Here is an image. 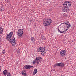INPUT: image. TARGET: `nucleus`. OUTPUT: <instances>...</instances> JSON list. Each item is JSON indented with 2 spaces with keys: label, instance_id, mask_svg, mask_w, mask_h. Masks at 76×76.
Instances as JSON below:
<instances>
[{
  "label": "nucleus",
  "instance_id": "1",
  "mask_svg": "<svg viewBox=\"0 0 76 76\" xmlns=\"http://www.w3.org/2000/svg\"><path fill=\"white\" fill-rule=\"evenodd\" d=\"M13 32H11L9 33L7 35L6 38L7 39H10V41L11 44H12L13 46H14V45H15L16 44V42L15 40V38L14 37H13V38H12V39H11V37H12V36L13 35Z\"/></svg>",
  "mask_w": 76,
  "mask_h": 76
},
{
  "label": "nucleus",
  "instance_id": "2",
  "mask_svg": "<svg viewBox=\"0 0 76 76\" xmlns=\"http://www.w3.org/2000/svg\"><path fill=\"white\" fill-rule=\"evenodd\" d=\"M43 23L45 26H48L51 24L52 20L50 18H45L43 20Z\"/></svg>",
  "mask_w": 76,
  "mask_h": 76
},
{
  "label": "nucleus",
  "instance_id": "3",
  "mask_svg": "<svg viewBox=\"0 0 76 76\" xmlns=\"http://www.w3.org/2000/svg\"><path fill=\"white\" fill-rule=\"evenodd\" d=\"M42 58L40 57H37L36 58V59H34L33 61V64H35L36 63V64H38L40 62V61H41Z\"/></svg>",
  "mask_w": 76,
  "mask_h": 76
},
{
  "label": "nucleus",
  "instance_id": "4",
  "mask_svg": "<svg viewBox=\"0 0 76 76\" xmlns=\"http://www.w3.org/2000/svg\"><path fill=\"white\" fill-rule=\"evenodd\" d=\"M37 52H41V54L42 56H44V55L45 51V48L41 47L40 48H37Z\"/></svg>",
  "mask_w": 76,
  "mask_h": 76
},
{
  "label": "nucleus",
  "instance_id": "5",
  "mask_svg": "<svg viewBox=\"0 0 76 76\" xmlns=\"http://www.w3.org/2000/svg\"><path fill=\"white\" fill-rule=\"evenodd\" d=\"M71 4L70 1H66L64 3L63 6L64 7H66L69 8V7H70L71 6Z\"/></svg>",
  "mask_w": 76,
  "mask_h": 76
},
{
  "label": "nucleus",
  "instance_id": "6",
  "mask_svg": "<svg viewBox=\"0 0 76 76\" xmlns=\"http://www.w3.org/2000/svg\"><path fill=\"white\" fill-rule=\"evenodd\" d=\"M23 30L22 29H19L17 32V35L18 38H20L23 35Z\"/></svg>",
  "mask_w": 76,
  "mask_h": 76
},
{
  "label": "nucleus",
  "instance_id": "7",
  "mask_svg": "<svg viewBox=\"0 0 76 76\" xmlns=\"http://www.w3.org/2000/svg\"><path fill=\"white\" fill-rule=\"evenodd\" d=\"M55 66H58L61 68H63L64 67V63L62 62L57 63L55 64Z\"/></svg>",
  "mask_w": 76,
  "mask_h": 76
},
{
  "label": "nucleus",
  "instance_id": "8",
  "mask_svg": "<svg viewBox=\"0 0 76 76\" xmlns=\"http://www.w3.org/2000/svg\"><path fill=\"white\" fill-rule=\"evenodd\" d=\"M66 53V51L64 50H62L60 52V55L62 57H64L66 55H65Z\"/></svg>",
  "mask_w": 76,
  "mask_h": 76
},
{
  "label": "nucleus",
  "instance_id": "9",
  "mask_svg": "<svg viewBox=\"0 0 76 76\" xmlns=\"http://www.w3.org/2000/svg\"><path fill=\"white\" fill-rule=\"evenodd\" d=\"M62 11L63 12H69V9L67 7H64L62 8Z\"/></svg>",
  "mask_w": 76,
  "mask_h": 76
},
{
  "label": "nucleus",
  "instance_id": "10",
  "mask_svg": "<svg viewBox=\"0 0 76 76\" xmlns=\"http://www.w3.org/2000/svg\"><path fill=\"white\" fill-rule=\"evenodd\" d=\"M32 68V66L30 65H25L24 67V69H31Z\"/></svg>",
  "mask_w": 76,
  "mask_h": 76
},
{
  "label": "nucleus",
  "instance_id": "11",
  "mask_svg": "<svg viewBox=\"0 0 76 76\" xmlns=\"http://www.w3.org/2000/svg\"><path fill=\"white\" fill-rule=\"evenodd\" d=\"M3 74H4V75H7V74H8V73H9V72L8 71H7L6 69H5L3 71Z\"/></svg>",
  "mask_w": 76,
  "mask_h": 76
},
{
  "label": "nucleus",
  "instance_id": "12",
  "mask_svg": "<svg viewBox=\"0 0 76 76\" xmlns=\"http://www.w3.org/2000/svg\"><path fill=\"white\" fill-rule=\"evenodd\" d=\"M70 26H71L70 24H69L67 25V28L63 32H66V31H67V30H68V29H69L70 28Z\"/></svg>",
  "mask_w": 76,
  "mask_h": 76
},
{
  "label": "nucleus",
  "instance_id": "13",
  "mask_svg": "<svg viewBox=\"0 0 76 76\" xmlns=\"http://www.w3.org/2000/svg\"><path fill=\"white\" fill-rule=\"evenodd\" d=\"M22 74L23 76H26V71L23 70L22 72Z\"/></svg>",
  "mask_w": 76,
  "mask_h": 76
},
{
  "label": "nucleus",
  "instance_id": "14",
  "mask_svg": "<svg viewBox=\"0 0 76 76\" xmlns=\"http://www.w3.org/2000/svg\"><path fill=\"white\" fill-rule=\"evenodd\" d=\"M3 33V28L1 27H0V35L2 34Z\"/></svg>",
  "mask_w": 76,
  "mask_h": 76
},
{
  "label": "nucleus",
  "instance_id": "15",
  "mask_svg": "<svg viewBox=\"0 0 76 76\" xmlns=\"http://www.w3.org/2000/svg\"><path fill=\"white\" fill-rule=\"evenodd\" d=\"M37 69H36L35 70H34V72H33V75H35V74H36V73H37Z\"/></svg>",
  "mask_w": 76,
  "mask_h": 76
},
{
  "label": "nucleus",
  "instance_id": "16",
  "mask_svg": "<svg viewBox=\"0 0 76 76\" xmlns=\"http://www.w3.org/2000/svg\"><path fill=\"white\" fill-rule=\"evenodd\" d=\"M31 41L33 42H35V38L34 37L31 38Z\"/></svg>",
  "mask_w": 76,
  "mask_h": 76
},
{
  "label": "nucleus",
  "instance_id": "17",
  "mask_svg": "<svg viewBox=\"0 0 76 76\" xmlns=\"http://www.w3.org/2000/svg\"><path fill=\"white\" fill-rule=\"evenodd\" d=\"M0 11L1 12H2V11H3V7H2L1 9H0Z\"/></svg>",
  "mask_w": 76,
  "mask_h": 76
},
{
  "label": "nucleus",
  "instance_id": "18",
  "mask_svg": "<svg viewBox=\"0 0 76 76\" xmlns=\"http://www.w3.org/2000/svg\"><path fill=\"white\" fill-rule=\"evenodd\" d=\"M58 30L59 32H60V33H62H62H63L64 32V31H63V32H61V31H60V30H59L58 28Z\"/></svg>",
  "mask_w": 76,
  "mask_h": 76
},
{
  "label": "nucleus",
  "instance_id": "19",
  "mask_svg": "<svg viewBox=\"0 0 76 76\" xmlns=\"http://www.w3.org/2000/svg\"><path fill=\"white\" fill-rule=\"evenodd\" d=\"M70 23H69V22H67L66 23H65V24H66V25H69V24H70Z\"/></svg>",
  "mask_w": 76,
  "mask_h": 76
},
{
  "label": "nucleus",
  "instance_id": "20",
  "mask_svg": "<svg viewBox=\"0 0 76 76\" xmlns=\"http://www.w3.org/2000/svg\"><path fill=\"white\" fill-rule=\"evenodd\" d=\"M5 50H3L2 51V54H5Z\"/></svg>",
  "mask_w": 76,
  "mask_h": 76
},
{
  "label": "nucleus",
  "instance_id": "21",
  "mask_svg": "<svg viewBox=\"0 0 76 76\" xmlns=\"http://www.w3.org/2000/svg\"><path fill=\"white\" fill-rule=\"evenodd\" d=\"M11 74L10 73H9L8 74H7V76H11Z\"/></svg>",
  "mask_w": 76,
  "mask_h": 76
},
{
  "label": "nucleus",
  "instance_id": "22",
  "mask_svg": "<svg viewBox=\"0 0 76 76\" xmlns=\"http://www.w3.org/2000/svg\"><path fill=\"white\" fill-rule=\"evenodd\" d=\"M44 37L41 36V38L43 40H44Z\"/></svg>",
  "mask_w": 76,
  "mask_h": 76
},
{
  "label": "nucleus",
  "instance_id": "23",
  "mask_svg": "<svg viewBox=\"0 0 76 76\" xmlns=\"http://www.w3.org/2000/svg\"><path fill=\"white\" fill-rule=\"evenodd\" d=\"M0 71H1V67L0 66Z\"/></svg>",
  "mask_w": 76,
  "mask_h": 76
},
{
  "label": "nucleus",
  "instance_id": "24",
  "mask_svg": "<svg viewBox=\"0 0 76 76\" xmlns=\"http://www.w3.org/2000/svg\"><path fill=\"white\" fill-rule=\"evenodd\" d=\"M1 38L0 37V42H1Z\"/></svg>",
  "mask_w": 76,
  "mask_h": 76
},
{
  "label": "nucleus",
  "instance_id": "25",
  "mask_svg": "<svg viewBox=\"0 0 76 76\" xmlns=\"http://www.w3.org/2000/svg\"><path fill=\"white\" fill-rule=\"evenodd\" d=\"M50 10V11H51V10Z\"/></svg>",
  "mask_w": 76,
  "mask_h": 76
},
{
  "label": "nucleus",
  "instance_id": "26",
  "mask_svg": "<svg viewBox=\"0 0 76 76\" xmlns=\"http://www.w3.org/2000/svg\"><path fill=\"white\" fill-rule=\"evenodd\" d=\"M63 24H64V23H63Z\"/></svg>",
  "mask_w": 76,
  "mask_h": 76
}]
</instances>
